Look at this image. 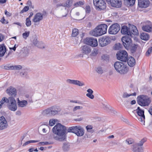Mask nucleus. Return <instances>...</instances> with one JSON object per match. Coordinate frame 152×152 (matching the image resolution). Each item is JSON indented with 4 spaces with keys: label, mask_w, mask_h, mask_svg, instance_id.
Returning <instances> with one entry per match:
<instances>
[{
    "label": "nucleus",
    "mask_w": 152,
    "mask_h": 152,
    "mask_svg": "<svg viewBox=\"0 0 152 152\" xmlns=\"http://www.w3.org/2000/svg\"><path fill=\"white\" fill-rule=\"evenodd\" d=\"M25 97L26 98L28 99V101L30 103L33 102V101H32V96H30L28 94H26L25 95Z\"/></svg>",
    "instance_id": "nucleus-51"
},
{
    "label": "nucleus",
    "mask_w": 152,
    "mask_h": 152,
    "mask_svg": "<svg viewBox=\"0 0 152 152\" xmlns=\"http://www.w3.org/2000/svg\"><path fill=\"white\" fill-rule=\"evenodd\" d=\"M4 69L7 70L12 69L11 66H8L6 65L4 66Z\"/></svg>",
    "instance_id": "nucleus-62"
},
{
    "label": "nucleus",
    "mask_w": 152,
    "mask_h": 152,
    "mask_svg": "<svg viewBox=\"0 0 152 152\" xmlns=\"http://www.w3.org/2000/svg\"><path fill=\"white\" fill-rule=\"evenodd\" d=\"M116 57L118 60L126 62L127 59V53L125 50H120L117 53Z\"/></svg>",
    "instance_id": "nucleus-11"
},
{
    "label": "nucleus",
    "mask_w": 152,
    "mask_h": 152,
    "mask_svg": "<svg viewBox=\"0 0 152 152\" xmlns=\"http://www.w3.org/2000/svg\"><path fill=\"white\" fill-rule=\"evenodd\" d=\"M120 28V26L118 24L114 23L110 27L108 32L110 34H115L119 32Z\"/></svg>",
    "instance_id": "nucleus-10"
},
{
    "label": "nucleus",
    "mask_w": 152,
    "mask_h": 152,
    "mask_svg": "<svg viewBox=\"0 0 152 152\" xmlns=\"http://www.w3.org/2000/svg\"><path fill=\"white\" fill-rule=\"evenodd\" d=\"M152 51V47L149 48L146 53V55L147 56H148L151 53Z\"/></svg>",
    "instance_id": "nucleus-56"
},
{
    "label": "nucleus",
    "mask_w": 152,
    "mask_h": 152,
    "mask_svg": "<svg viewBox=\"0 0 152 152\" xmlns=\"http://www.w3.org/2000/svg\"><path fill=\"white\" fill-rule=\"evenodd\" d=\"M129 32L130 33V36H132V34L134 35H137L138 34V31L136 27L133 26L129 28Z\"/></svg>",
    "instance_id": "nucleus-25"
},
{
    "label": "nucleus",
    "mask_w": 152,
    "mask_h": 152,
    "mask_svg": "<svg viewBox=\"0 0 152 152\" xmlns=\"http://www.w3.org/2000/svg\"><path fill=\"white\" fill-rule=\"evenodd\" d=\"M137 101L138 104L142 106H148L151 102V100L148 96L141 95L138 96L137 98Z\"/></svg>",
    "instance_id": "nucleus-5"
},
{
    "label": "nucleus",
    "mask_w": 152,
    "mask_h": 152,
    "mask_svg": "<svg viewBox=\"0 0 152 152\" xmlns=\"http://www.w3.org/2000/svg\"><path fill=\"white\" fill-rule=\"evenodd\" d=\"M67 131L73 133L78 136H82L84 134V130L83 128L78 125L69 127L67 129Z\"/></svg>",
    "instance_id": "nucleus-6"
},
{
    "label": "nucleus",
    "mask_w": 152,
    "mask_h": 152,
    "mask_svg": "<svg viewBox=\"0 0 152 152\" xmlns=\"http://www.w3.org/2000/svg\"><path fill=\"white\" fill-rule=\"evenodd\" d=\"M98 50L97 49H94L93 50L91 54V55L92 56H95L98 54Z\"/></svg>",
    "instance_id": "nucleus-48"
},
{
    "label": "nucleus",
    "mask_w": 152,
    "mask_h": 152,
    "mask_svg": "<svg viewBox=\"0 0 152 152\" xmlns=\"http://www.w3.org/2000/svg\"><path fill=\"white\" fill-rule=\"evenodd\" d=\"M58 121L57 119H51L49 121V124L50 126H53L56 122Z\"/></svg>",
    "instance_id": "nucleus-43"
},
{
    "label": "nucleus",
    "mask_w": 152,
    "mask_h": 152,
    "mask_svg": "<svg viewBox=\"0 0 152 152\" xmlns=\"http://www.w3.org/2000/svg\"><path fill=\"white\" fill-rule=\"evenodd\" d=\"M84 4V1H78L74 4L73 6L75 7H77L79 6H81Z\"/></svg>",
    "instance_id": "nucleus-36"
},
{
    "label": "nucleus",
    "mask_w": 152,
    "mask_h": 152,
    "mask_svg": "<svg viewBox=\"0 0 152 152\" xmlns=\"http://www.w3.org/2000/svg\"><path fill=\"white\" fill-rule=\"evenodd\" d=\"M6 91L7 93L9 96H11L12 97H15L16 95V89L12 87H9L7 89Z\"/></svg>",
    "instance_id": "nucleus-21"
},
{
    "label": "nucleus",
    "mask_w": 152,
    "mask_h": 152,
    "mask_svg": "<svg viewBox=\"0 0 152 152\" xmlns=\"http://www.w3.org/2000/svg\"><path fill=\"white\" fill-rule=\"evenodd\" d=\"M72 0H66L63 2L64 7H70L72 4Z\"/></svg>",
    "instance_id": "nucleus-28"
},
{
    "label": "nucleus",
    "mask_w": 152,
    "mask_h": 152,
    "mask_svg": "<svg viewBox=\"0 0 152 152\" xmlns=\"http://www.w3.org/2000/svg\"><path fill=\"white\" fill-rule=\"evenodd\" d=\"M107 25L104 24H101L97 26L94 30L90 32V34L95 36H101L106 33Z\"/></svg>",
    "instance_id": "nucleus-2"
},
{
    "label": "nucleus",
    "mask_w": 152,
    "mask_h": 152,
    "mask_svg": "<svg viewBox=\"0 0 152 152\" xmlns=\"http://www.w3.org/2000/svg\"><path fill=\"white\" fill-rule=\"evenodd\" d=\"M24 51L23 53L25 56H27L29 53V50L26 48L24 49Z\"/></svg>",
    "instance_id": "nucleus-54"
},
{
    "label": "nucleus",
    "mask_w": 152,
    "mask_h": 152,
    "mask_svg": "<svg viewBox=\"0 0 152 152\" xmlns=\"http://www.w3.org/2000/svg\"><path fill=\"white\" fill-rule=\"evenodd\" d=\"M70 148V145L69 143H65L64 144L63 149L64 151H69Z\"/></svg>",
    "instance_id": "nucleus-33"
},
{
    "label": "nucleus",
    "mask_w": 152,
    "mask_h": 152,
    "mask_svg": "<svg viewBox=\"0 0 152 152\" xmlns=\"http://www.w3.org/2000/svg\"><path fill=\"white\" fill-rule=\"evenodd\" d=\"M30 32L28 31H26L25 33H24L22 34V36L23 38L26 39L28 37L29 35Z\"/></svg>",
    "instance_id": "nucleus-45"
},
{
    "label": "nucleus",
    "mask_w": 152,
    "mask_h": 152,
    "mask_svg": "<svg viewBox=\"0 0 152 152\" xmlns=\"http://www.w3.org/2000/svg\"><path fill=\"white\" fill-rule=\"evenodd\" d=\"M127 63L128 65L132 67L134 66L135 64V61L134 58L132 56L127 57Z\"/></svg>",
    "instance_id": "nucleus-24"
},
{
    "label": "nucleus",
    "mask_w": 152,
    "mask_h": 152,
    "mask_svg": "<svg viewBox=\"0 0 152 152\" xmlns=\"http://www.w3.org/2000/svg\"><path fill=\"white\" fill-rule=\"evenodd\" d=\"M8 124L4 117H0V130H4L7 128Z\"/></svg>",
    "instance_id": "nucleus-17"
},
{
    "label": "nucleus",
    "mask_w": 152,
    "mask_h": 152,
    "mask_svg": "<svg viewBox=\"0 0 152 152\" xmlns=\"http://www.w3.org/2000/svg\"><path fill=\"white\" fill-rule=\"evenodd\" d=\"M18 105L19 107H24L26 106L28 104V102L26 100H23L22 101H20L18 98Z\"/></svg>",
    "instance_id": "nucleus-26"
},
{
    "label": "nucleus",
    "mask_w": 152,
    "mask_h": 152,
    "mask_svg": "<svg viewBox=\"0 0 152 152\" xmlns=\"http://www.w3.org/2000/svg\"><path fill=\"white\" fill-rule=\"evenodd\" d=\"M83 107L81 106H75L73 109V111L75 112L77 110H82Z\"/></svg>",
    "instance_id": "nucleus-50"
},
{
    "label": "nucleus",
    "mask_w": 152,
    "mask_h": 152,
    "mask_svg": "<svg viewBox=\"0 0 152 152\" xmlns=\"http://www.w3.org/2000/svg\"><path fill=\"white\" fill-rule=\"evenodd\" d=\"M126 142L128 143V144H131L132 143L133 141L131 139H129L126 140Z\"/></svg>",
    "instance_id": "nucleus-59"
},
{
    "label": "nucleus",
    "mask_w": 152,
    "mask_h": 152,
    "mask_svg": "<svg viewBox=\"0 0 152 152\" xmlns=\"http://www.w3.org/2000/svg\"><path fill=\"white\" fill-rule=\"evenodd\" d=\"M121 45L119 43L116 44L114 46V49L115 50L119 49L121 48Z\"/></svg>",
    "instance_id": "nucleus-47"
},
{
    "label": "nucleus",
    "mask_w": 152,
    "mask_h": 152,
    "mask_svg": "<svg viewBox=\"0 0 152 152\" xmlns=\"http://www.w3.org/2000/svg\"><path fill=\"white\" fill-rule=\"evenodd\" d=\"M134 111H136L137 115L140 116V118L139 119V120L142 123L144 124L145 119L144 111L141 109L140 107H138L136 110H134Z\"/></svg>",
    "instance_id": "nucleus-15"
},
{
    "label": "nucleus",
    "mask_w": 152,
    "mask_h": 152,
    "mask_svg": "<svg viewBox=\"0 0 152 152\" xmlns=\"http://www.w3.org/2000/svg\"><path fill=\"white\" fill-rule=\"evenodd\" d=\"M148 111L150 114L152 115V107H151L149 108Z\"/></svg>",
    "instance_id": "nucleus-64"
},
{
    "label": "nucleus",
    "mask_w": 152,
    "mask_h": 152,
    "mask_svg": "<svg viewBox=\"0 0 152 152\" xmlns=\"http://www.w3.org/2000/svg\"><path fill=\"white\" fill-rule=\"evenodd\" d=\"M31 21L30 19L29 18H27L26 19V24L27 27H29L31 26Z\"/></svg>",
    "instance_id": "nucleus-41"
},
{
    "label": "nucleus",
    "mask_w": 152,
    "mask_h": 152,
    "mask_svg": "<svg viewBox=\"0 0 152 152\" xmlns=\"http://www.w3.org/2000/svg\"><path fill=\"white\" fill-rule=\"evenodd\" d=\"M149 1L148 0H138V5L141 8H146L149 5Z\"/></svg>",
    "instance_id": "nucleus-20"
},
{
    "label": "nucleus",
    "mask_w": 152,
    "mask_h": 152,
    "mask_svg": "<svg viewBox=\"0 0 152 152\" xmlns=\"http://www.w3.org/2000/svg\"><path fill=\"white\" fill-rule=\"evenodd\" d=\"M139 146L134 145L133 151L134 152H143V149L142 147H139Z\"/></svg>",
    "instance_id": "nucleus-32"
},
{
    "label": "nucleus",
    "mask_w": 152,
    "mask_h": 152,
    "mask_svg": "<svg viewBox=\"0 0 152 152\" xmlns=\"http://www.w3.org/2000/svg\"><path fill=\"white\" fill-rule=\"evenodd\" d=\"M114 66L116 71L121 74H125L128 71V69L126 65L121 62H116Z\"/></svg>",
    "instance_id": "nucleus-4"
},
{
    "label": "nucleus",
    "mask_w": 152,
    "mask_h": 152,
    "mask_svg": "<svg viewBox=\"0 0 152 152\" xmlns=\"http://www.w3.org/2000/svg\"><path fill=\"white\" fill-rule=\"evenodd\" d=\"M85 42L86 44L92 47H95L98 45L97 40L93 37L87 38Z\"/></svg>",
    "instance_id": "nucleus-14"
},
{
    "label": "nucleus",
    "mask_w": 152,
    "mask_h": 152,
    "mask_svg": "<svg viewBox=\"0 0 152 152\" xmlns=\"http://www.w3.org/2000/svg\"><path fill=\"white\" fill-rule=\"evenodd\" d=\"M137 46L138 45L137 44H132V46H131L129 49H130L131 52L133 53L136 51Z\"/></svg>",
    "instance_id": "nucleus-35"
},
{
    "label": "nucleus",
    "mask_w": 152,
    "mask_h": 152,
    "mask_svg": "<svg viewBox=\"0 0 152 152\" xmlns=\"http://www.w3.org/2000/svg\"><path fill=\"white\" fill-rule=\"evenodd\" d=\"M121 41L125 48L127 50L129 49L132 44L131 38L128 36H124L122 38Z\"/></svg>",
    "instance_id": "nucleus-9"
},
{
    "label": "nucleus",
    "mask_w": 152,
    "mask_h": 152,
    "mask_svg": "<svg viewBox=\"0 0 152 152\" xmlns=\"http://www.w3.org/2000/svg\"><path fill=\"white\" fill-rule=\"evenodd\" d=\"M61 110V109L59 106L54 105L43 111V114L47 116H53L58 114Z\"/></svg>",
    "instance_id": "nucleus-3"
},
{
    "label": "nucleus",
    "mask_w": 152,
    "mask_h": 152,
    "mask_svg": "<svg viewBox=\"0 0 152 152\" xmlns=\"http://www.w3.org/2000/svg\"><path fill=\"white\" fill-rule=\"evenodd\" d=\"M146 141V139L145 138H143L137 144L138 146H141L143 145V143Z\"/></svg>",
    "instance_id": "nucleus-44"
},
{
    "label": "nucleus",
    "mask_w": 152,
    "mask_h": 152,
    "mask_svg": "<svg viewBox=\"0 0 152 152\" xmlns=\"http://www.w3.org/2000/svg\"><path fill=\"white\" fill-rule=\"evenodd\" d=\"M126 1L130 5H133L135 3V0H124Z\"/></svg>",
    "instance_id": "nucleus-49"
},
{
    "label": "nucleus",
    "mask_w": 152,
    "mask_h": 152,
    "mask_svg": "<svg viewBox=\"0 0 152 152\" xmlns=\"http://www.w3.org/2000/svg\"><path fill=\"white\" fill-rule=\"evenodd\" d=\"M93 3L96 10H101L105 9L106 4L104 0H93Z\"/></svg>",
    "instance_id": "nucleus-7"
},
{
    "label": "nucleus",
    "mask_w": 152,
    "mask_h": 152,
    "mask_svg": "<svg viewBox=\"0 0 152 152\" xmlns=\"http://www.w3.org/2000/svg\"><path fill=\"white\" fill-rule=\"evenodd\" d=\"M66 82L67 83L77 85L79 86H82L85 85L84 83L77 80L68 79L66 80Z\"/></svg>",
    "instance_id": "nucleus-18"
},
{
    "label": "nucleus",
    "mask_w": 152,
    "mask_h": 152,
    "mask_svg": "<svg viewBox=\"0 0 152 152\" xmlns=\"http://www.w3.org/2000/svg\"><path fill=\"white\" fill-rule=\"evenodd\" d=\"M147 23L145 25L142 27V29L149 32L152 31V23L150 21H148Z\"/></svg>",
    "instance_id": "nucleus-19"
},
{
    "label": "nucleus",
    "mask_w": 152,
    "mask_h": 152,
    "mask_svg": "<svg viewBox=\"0 0 152 152\" xmlns=\"http://www.w3.org/2000/svg\"><path fill=\"white\" fill-rule=\"evenodd\" d=\"M136 93L134 92V93L128 94L126 92L124 93L122 95V97L123 98H128L129 96H136Z\"/></svg>",
    "instance_id": "nucleus-34"
},
{
    "label": "nucleus",
    "mask_w": 152,
    "mask_h": 152,
    "mask_svg": "<svg viewBox=\"0 0 152 152\" xmlns=\"http://www.w3.org/2000/svg\"><path fill=\"white\" fill-rule=\"evenodd\" d=\"M39 42L36 38H34L33 41V44L36 46H37V45L39 43Z\"/></svg>",
    "instance_id": "nucleus-57"
},
{
    "label": "nucleus",
    "mask_w": 152,
    "mask_h": 152,
    "mask_svg": "<svg viewBox=\"0 0 152 152\" xmlns=\"http://www.w3.org/2000/svg\"><path fill=\"white\" fill-rule=\"evenodd\" d=\"M79 34L78 30L77 28H74L73 29L72 36V37L77 36Z\"/></svg>",
    "instance_id": "nucleus-37"
},
{
    "label": "nucleus",
    "mask_w": 152,
    "mask_h": 152,
    "mask_svg": "<svg viewBox=\"0 0 152 152\" xmlns=\"http://www.w3.org/2000/svg\"><path fill=\"white\" fill-rule=\"evenodd\" d=\"M129 30V28L126 26H124L121 27V32L122 34L129 35H130Z\"/></svg>",
    "instance_id": "nucleus-23"
},
{
    "label": "nucleus",
    "mask_w": 152,
    "mask_h": 152,
    "mask_svg": "<svg viewBox=\"0 0 152 152\" xmlns=\"http://www.w3.org/2000/svg\"><path fill=\"white\" fill-rule=\"evenodd\" d=\"M29 8L28 6H25L23 9L20 12V14L23 13L24 12H26L29 10Z\"/></svg>",
    "instance_id": "nucleus-46"
},
{
    "label": "nucleus",
    "mask_w": 152,
    "mask_h": 152,
    "mask_svg": "<svg viewBox=\"0 0 152 152\" xmlns=\"http://www.w3.org/2000/svg\"><path fill=\"white\" fill-rule=\"evenodd\" d=\"M82 53L88 55L90 53L91 51V48L88 45H84L81 47Z\"/></svg>",
    "instance_id": "nucleus-22"
},
{
    "label": "nucleus",
    "mask_w": 152,
    "mask_h": 152,
    "mask_svg": "<svg viewBox=\"0 0 152 152\" xmlns=\"http://www.w3.org/2000/svg\"><path fill=\"white\" fill-rule=\"evenodd\" d=\"M140 38L144 40H148L149 38V35L145 33H142L141 34L140 36Z\"/></svg>",
    "instance_id": "nucleus-31"
},
{
    "label": "nucleus",
    "mask_w": 152,
    "mask_h": 152,
    "mask_svg": "<svg viewBox=\"0 0 152 152\" xmlns=\"http://www.w3.org/2000/svg\"><path fill=\"white\" fill-rule=\"evenodd\" d=\"M5 14L8 17H10L12 15V14L11 13L7 11L6 10L5 11Z\"/></svg>",
    "instance_id": "nucleus-61"
},
{
    "label": "nucleus",
    "mask_w": 152,
    "mask_h": 152,
    "mask_svg": "<svg viewBox=\"0 0 152 152\" xmlns=\"http://www.w3.org/2000/svg\"><path fill=\"white\" fill-rule=\"evenodd\" d=\"M96 72L102 74L103 73V70L101 67L99 66L97 68Z\"/></svg>",
    "instance_id": "nucleus-52"
},
{
    "label": "nucleus",
    "mask_w": 152,
    "mask_h": 152,
    "mask_svg": "<svg viewBox=\"0 0 152 152\" xmlns=\"http://www.w3.org/2000/svg\"><path fill=\"white\" fill-rule=\"evenodd\" d=\"M107 2L110 3L114 7L119 8L121 7L122 2L121 0H106Z\"/></svg>",
    "instance_id": "nucleus-16"
},
{
    "label": "nucleus",
    "mask_w": 152,
    "mask_h": 152,
    "mask_svg": "<svg viewBox=\"0 0 152 152\" xmlns=\"http://www.w3.org/2000/svg\"><path fill=\"white\" fill-rule=\"evenodd\" d=\"M6 51V49L4 45L3 44L0 45V57L3 56Z\"/></svg>",
    "instance_id": "nucleus-27"
},
{
    "label": "nucleus",
    "mask_w": 152,
    "mask_h": 152,
    "mask_svg": "<svg viewBox=\"0 0 152 152\" xmlns=\"http://www.w3.org/2000/svg\"><path fill=\"white\" fill-rule=\"evenodd\" d=\"M93 128L92 126L91 125H88L86 127V128L88 132H90V130Z\"/></svg>",
    "instance_id": "nucleus-58"
},
{
    "label": "nucleus",
    "mask_w": 152,
    "mask_h": 152,
    "mask_svg": "<svg viewBox=\"0 0 152 152\" xmlns=\"http://www.w3.org/2000/svg\"><path fill=\"white\" fill-rule=\"evenodd\" d=\"M44 14L40 12L37 13L34 15L32 21L35 23V24L38 25L39 24V22L42 20L43 18Z\"/></svg>",
    "instance_id": "nucleus-13"
},
{
    "label": "nucleus",
    "mask_w": 152,
    "mask_h": 152,
    "mask_svg": "<svg viewBox=\"0 0 152 152\" xmlns=\"http://www.w3.org/2000/svg\"><path fill=\"white\" fill-rule=\"evenodd\" d=\"M49 144V142H41L38 143L39 146L44 145H45Z\"/></svg>",
    "instance_id": "nucleus-55"
},
{
    "label": "nucleus",
    "mask_w": 152,
    "mask_h": 152,
    "mask_svg": "<svg viewBox=\"0 0 152 152\" xmlns=\"http://www.w3.org/2000/svg\"><path fill=\"white\" fill-rule=\"evenodd\" d=\"M104 108V110H110L111 107L109 106H108V105H104V107H103Z\"/></svg>",
    "instance_id": "nucleus-60"
},
{
    "label": "nucleus",
    "mask_w": 152,
    "mask_h": 152,
    "mask_svg": "<svg viewBox=\"0 0 152 152\" xmlns=\"http://www.w3.org/2000/svg\"><path fill=\"white\" fill-rule=\"evenodd\" d=\"M86 12V13L89 14L91 12L90 7L89 5H87L86 6L85 8Z\"/></svg>",
    "instance_id": "nucleus-53"
},
{
    "label": "nucleus",
    "mask_w": 152,
    "mask_h": 152,
    "mask_svg": "<svg viewBox=\"0 0 152 152\" xmlns=\"http://www.w3.org/2000/svg\"><path fill=\"white\" fill-rule=\"evenodd\" d=\"M22 68V66L20 65L11 66L12 70H19L21 69Z\"/></svg>",
    "instance_id": "nucleus-39"
},
{
    "label": "nucleus",
    "mask_w": 152,
    "mask_h": 152,
    "mask_svg": "<svg viewBox=\"0 0 152 152\" xmlns=\"http://www.w3.org/2000/svg\"><path fill=\"white\" fill-rule=\"evenodd\" d=\"M83 119V117H80V118H77L76 119H74V120L75 121H80L82 120Z\"/></svg>",
    "instance_id": "nucleus-63"
},
{
    "label": "nucleus",
    "mask_w": 152,
    "mask_h": 152,
    "mask_svg": "<svg viewBox=\"0 0 152 152\" xmlns=\"http://www.w3.org/2000/svg\"><path fill=\"white\" fill-rule=\"evenodd\" d=\"M39 140H30L28 141H27L25 142L24 143L22 146H25L26 145H27L29 144L30 143H35L39 142Z\"/></svg>",
    "instance_id": "nucleus-38"
},
{
    "label": "nucleus",
    "mask_w": 152,
    "mask_h": 152,
    "mask_svg": "<svg viewBox=\"0 0 152 152\" xmlns=\"http://www.w3.org/2000/svg\"><path fill=\"white\" fill-rule=\"evenodd\" d=\"M52 131L54 134L53 137L55 140L62 141L65 139V133L66 131L65 126L58 123L53 128Z\"/></svg>",
    "instance_id": "nucleus-1"
},
{
    "label": "nucleus",
    "mask_w": 152,
    "mask_h": 152,
    "mask_svg": "<svg viewBox=\"0 0 152 152\" xmlns=\"http://www.w3.org/2000/svg\"><path fill=\"white\" fill-rule=\"evenodd\" d=\"M36 46L39 48H45V45L44 43L41 42H39Z\"/></svg>",
    "instance_id": "nucleus-40"
},
{
    "label": "nucleus",
    "mask_w": 152,
    "mask_h": 152,
    "mask_svg": "<svg viewBox=\"0 0 152 152\" xmlns=\"http://www.w3.org/2000/svg\"><path fill=\"white\" fill-rule=\"evenodd\" d=\"M7 107L8 109L11 111H14L17 110V107L16 102L13 97H10L8 98Z\"/></svg>",
    "instance_id": "nucleus-8"
},
{
    "label": "nucleus",
    "mask_w": 152,
    "mask_h": 152,
    "mask_svg": "<svg viewBox=\"0 0 152 152\" xmlns=\"http://www.w3.org/2000/svg\"><path fill=\"white\" fill-rule=\"evenodd\" d=\"M8 102V98L6 97H3L0 101V109H1L5 103L7 104Z\"/></svg>",
    "instance_id": "nucleus-29"
},
{
    "label": "nucleus",
    "mask_w": 152,
    "mask_h": 152,
    "mask_svg": "<svg viewBox=\"0 0 152 152\" xmlns=\"http://www.w3.org/2000/svg\"><path fill=\"white\" fill-rule=\"evenodd\" d=\"M87 91L88 92V93L86 94V96L89 98L91 99H93L94 98V96L93 95V91L91 89L89 88L87 90Z\"/></svg>",
    "instance_id": "nucleus-30"
},
{
    "label": "nucleus",
    "mask_w": 152,
    "mask_h": 152,
    "mask_svg": "<svg viewBox=\"0 0 152 152\" xmlns=\"http://www.w3.org/2000/svg\"><path fill=\"white\" fill-rule=\"evenodd\" d=\"M101 58L103 61H108L109 59V57L106 54H103L101 56Z\"/></svg>",
    "instance_id": "nucleus-42"
},
{
    "label": "nucleus",
    "mask_w": 152,
    "mask_h": 152,
    "mask_svg": "<svg viewBox=\"0 0 152 152\" xmlns=\"http://www.w3.org/2000/svg\"><path fill=\"white\" fill-rule=\"evenodd\" d=\"M111 40V38L109 37H105L99 39V43L101 47H104L110 44Z\"/></svg>",
    "instance_id": "nucleus-12"
}]
</instances>
